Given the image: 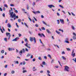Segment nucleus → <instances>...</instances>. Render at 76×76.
<instances>
[{"mask_svg":"<svg viewBox=\"0 0 76 76\" xmlns=\"http://www.w3.org/2000/svg\"><path fill=\"white\" fill-rule=\"evenodd\" d=\"M34 43H36V39H35V37L33 38L30 37V41L31 42H32V41H34Z\"/></svg>","mask_w":76,"mask_h":76,"instance_id":"1","label":"nucleus"},{"mask_svg":"<svg viewBox=\"0 0 76 76\" xmlns=\"http://www.w3.org/2000/svg\"><path fill=\"white\" fill-rule=\"evenodd\" d=\"M22 52L23 53H25V49H22V50H21L20 52H19V53L20 54V56H22V55L20 54V53L21 54H22Z\"/></svg>","mask_w":76,"mask_h":76,"instance_id":"2","label":"nucleus"},{"mask_svg":"<svg viewBox=\"0 0 76 76\" xmlns=\"http://www.w3.org/2000/svg\"><path fill=\"white\" fill-rule=\"evenodd\" d=\"M65 68L64 69V71L65 72H69V67H68L67 66H65Z\"/></svg>","mask_w":76,"mask_h":76,"instance_id":"3","label":"nucleus"},{"mask_svg":"<svg viewBox=\"0 0 76 76\" xmlns=\"http://www.w3.org/2000/svg\"><path fill=\"white\" fill-rule=\"evenodd\" d=\"M74 51L75 50L73 49L71 54V56L73 57H74L75 56V53H74Z\"/></svg>","mask_w":76,"mask_h":76,"instance_id":"4","label":"nucleus"},{"mask_svg":"<svg viewBox=\"0 0 76 76\" xmlns=\"http://www.w3.org/2000/svg\"><path fill=\"white\" fill-rule=\"evenodd\" d=\"M10 33L7 32L6 33V35H7V37H8V35H9V37H8V40H9V39H10V36H11V35H10Z\"/></svg>","mask_w":76,"mask_h":76,"instance_id":"5","label":"nucleus"},{"mask_svg":"<svg viewBox=\"0 0 76 76\" xmlns=\"http://www.w3.org/2000/svg\"><path fill=\"white\" fill-rule=\"evenodd\" d=\"M38 35H39V36H40V37H42V36H43V37L45 38V35H44V34H43V33H42L41 34H40V33H39L38 34Z\"/></svg>","mask_w":76,"mask_h":76,"instance_id":"6","label":"nucleus"},{"mask_svg":"<svg viewBox=\"0 0 76 76\" xmlns=\"http://www.w3.org/2000/svg\"><path fill=\"white\" fill-rule=\"evenodd\" d=\"M73 34L74 35L73 37V39H76V38H75V37H76V33H75V32H73Z\"/></svg>","mask_w":76,"mask_h":76,"instance_id":"7","label":"nucleus"},{"mask_svg":"<svg viewBox=\"0 0 76 76\" xmlns=\"http://www.w3.org/2000/svg\"><path fill=\"white\" fill-rule=\"evenodd\" d=\"M25 45L26 47H27V48H31V47H30V46H28V43L26 42V44H25Z\"/></svg>","mask_w":76,"mask_h":76,"instance_id":"8","label":"nucleus"},{"mask_svg":"<svg viewBox=\"0 0 76 76\" xmlns=\"http://www.w3.org/2000/svg\"><path fill=\"white\" fill-rule=\"evenodd\" d=\"M16 14L14 13L13 15L11 16L12 17V18H16Z\"/></svg>","mask_w":76,"mask_h":76,"instance_id":"9","label":"nucleus"},{"mask_svg":"<svg viewBox=\"0 0 76 76\" xmlns=\"http://www.w3.org/2000/svg\"><path fill=\"white\" fill-rule=\"evenodd\" d=\"M60 22L62 23V24H64V20L63 19H60Z\"/></svg>","mask_w":76,"mask_h":76,"instance_id":"10","label":"nucleus"},{"mask_svg":"<svg viewBox=\"0 0 76 76\" xmlns=\"http://www.w3.org/2000/svg\"><path fill=\"white\" fill-rule=\"evenodd\" d=\"M18 39H19L18 37H16V38H15V39H13L12 41H17V40H18Z\"/></svg>","mask_w":76,"mask_h":76,"instance_id":"11","label":"nucleus"},{"mask_svg":"<svg viewBox=\"0 0 76 76\" xmlns=\"http://www.w3.org/2000/svg\"><path fill=\"white\" fill-rule=\"evenodd\" d=\"M11 10H10V15H11V16H12L13 14V12H11Z\"/></svg>","mask_w":76,"mask_h":76,"instance_id":"12","label":"nucleus"},{"mask_svg":"<svg viewBox=\"0 0 76 76\" xmlns=\"http://www.w3.org/2000/svg\"><path fill=\"white\" fill-rule=\"evenodd\" d=\"M46 31L48 33V34H51V32L50 31V30L48 29H46Z\"/></svg>","mask_w":76,"mask_h":76,"instance_id":"13","label":"nucleus"},{"mask_svg":"<svg viewBox=\"0 0 76 76\" xmlns=\"http://www.w3.org/2000/svg\"><path fill=\"white\" fill-rule=\"evenodd\" d=\"M33 72L36 71V70H37V69H35V67H33Z\"/></svg>","mask_w":76,"mask_h":76,"instance_id":"14","label":"nucleus"},{"mask_svg":"<svg viewBox=\"0 0 76 76\" xmlns=\"http://www.w3.org/2000/svg\"><path fill=\"white\" fill-rule=\"evenodd\" d=\"M7 26L8 28H11V25L9 23L8 24Z\"/></svg>","mask_w":76,"mask_h":76,"instance_id":"15","label":"nucleus"},{"mask_svg":"<svg viewBox=\"0 0 76 76\" xmlns=\"http://www.w3.org/2000/svg\"><path fill=\"white\" fill-rule=\"evenodd\" d=\"M48 7L50 8H52L53 7V5H48Z\"/></svg>","mask_w":76,"mask_h":76,"instance_id":"16","label":"nucleus"},{"mask_svg":"<svg viewBox=\"0 0 76 76\" xmlns=\"http://www.w3.org/2000/svg\"><path fill=\"white\" fill-rule=\"evenodd\" d=\"M21 21H22V20H21V19L19 18L18 19V22H19L20 23L21 22Z\"/></svg>","mask_w":76,"mask_h":76,"instance_id":"17","label":"nucleus"},{"mask_svg":"<svg viewBox=\"0 0 76 76\" xmlns=\"http://www.w3.org/2000/svg\"><path fill=\"white\" fill-rule=\"evenodd\" d=\"M56 33L58 34H60V32L59 31H57V30H56Z\"/></svg>","mask_w":76,"mask_h":76,"instance_id":"18","label":"nucleus"},{"mask_svg":"<svg viewBox=\"0 0 76 76\" xmlns=\"http://www.w3.org/2000/svg\"><path fill=\"white\" fill-rule=\"evenodd\" d=\"M25 42H28V40H27V39L26 38L24 40Z\"/></svg>","mask_w":76,"mask_h":76,"instance_id":"19","label":"nucleus"},{"mask_svg":"<svg viewBox=\"0 0 76 76\" xmlns=\"http://www.w3.org/2000/svg\"><path fill=\"white\" fill-rule=\"evenodd\" d=\"M62 58H63V60H66V58H65L64 57V56H62Z\"/></svg>","mask_w":76,"mask_h":76,"instance_id":"20","label":"nucleus"},{"mask_svg":"<svg viewBox=\"0 0 76 76\" xmlns=\"http://www.w3.org/2000/svg\"><path fill=\"white\" fill-rule=\"evenodd\" d=\"M1 53L3 54V53H4V50H2L1 51Z\"/></svg>","mask_w":76,"mask_h":76,"instance_id":"21","label":"nucleus"},{"mask_svg":"<svg viewBox=\"0 0 76 76\" xmlns=\"http://www.w3.org/2000/svg\"><path fill=\"white\" fill-rule=\"evenodd\" d=\"M26 72H27V71L26 70H23V73H26Z\"/></svg>","mask_w":76,"mask_h":76,"instance_id":"22","label":"nucleus"},{"mask_svg":"<svg viewBox=\"0 0 76 76\" xmlns=\"http://www.w3.org/2000/svg\"><path fill=\"white\" fill-rule=\"evenodd\" d=\"M41 29H42V30H44V31H45V28L44 27H42L41 28Z\"/></svg>","mask_w":76,"mask_h":76,"instance_id":"23","label":"nucleus"},{"mask_svg":"<svg viewBox=\"0 0 76 76\" xmlns=\"http://www.w3.org/2000/svg\"><path fill=\"white\" fill-rule=\"evenodd\" d=\"M0 30H1V32L2 33H3V30H2V29H1V27L0 26Z\"/></svg>","mask_w":76,"mask_h":76,"instance_id":"24","label":"nucleus"},{"mask_svg":"<svg viewBox=\"0 0 76 76\" xmlns=\"http://www.w3.org/2000/svg\"><path fill=\"white\" fill-rule=\"evenodd\" d=\"M39 60H42V58H41V57L40 56H39L38 58Z\"/></svg>","mask_w":76,"mask_h":76,"instance_id":"25","label":"nucleus"},{"mask_svg":"<svg viewBox=\"0 0 76 76\" xmlns=\"http://www.w3.org/2000/svg\"><path fill=\"white\" fill-rule=\"evenodd\" d=\"M48 56L49 57H50V59H51V55H50L48 54Z\"/></svg>","mask_w":76,"mask_h":76,"instance_id":"26","label":"nucleus"},{"mask_svg":"<svg viewBox=\"0 0 76 76\" xmlns=\"http://www.w3.org/2000/svg\"><path fill=\"white\" fill-rule=\"evenodd\" d=\"M72 28L73 30H75V27H74V26H72Z\"/></svg>","mask_w":76,"mask_h":76,"instance_id":"27","label":"nucleus"},{"mask_svg":"<svg viewBox=\"0 0 76 76\" xmlns=\"http://www.w3.org/2000/svg\"><path fill=\"white\" fill-rule=\"evenodd\" d=\"M8 50H9V51H12V49H11L10 48H8Z\"/></svg>","mask_w":76,"mask_h":76,"instance_id":"28","label":"nucleus"},{"mask_svg":"<svg viewBox=\"0 0 76 76\" xmlns=\"http://www.w3.org/2000/svg\"><path fill=\"white\" fill-rule=\"evenodd\" d=\"M4 41H6V42H7V38H5L4 39Z\"/></svg>","mask_w":76,"mask_h":76,"instance_id":"29","label":"nucleus"},{"mask_svg":"<svg viewBox=\"0 0 76 76\" xmlns=\"http://www.w3.org/2000/svg\"><path fill=\"white\" fill-rule=\"evenodd\" d=\"M11 73L12 74H14L15 73V71L12 70L11 72Z\"/></svg>","mask_w":76,"mask_h":76,"instance_id":"30","label":"nucleus"},{"mask_svg":"<svg viewBox=\"0 0 76 76\" xmlns=\"http://www.w3.org/2000/svg\"><path fill=\"white\" fill-rule=\"evenodd\" d=\"M42 64H43V65H45V61L42 62Z\"/></svg>","mask_w":76,"mask_h":76,"instance_id":"31","label":"nucleus"},{"mask_svg":"<svg viewBox=\"0 0 76 76\" xmlns=\"http://www.w3.org/2000/svg\"><path fill=\"white\" fill-rule=\"evenodd\" d=\"M42 22H43V24L45 25H47V23H45V22H44V21H43Z\"/></svg>","mask_w":76,"mask_h":76,"instance_id":"32","label":"nucleus"},{"mask_svg":"<svg viewBox=\"0 0 76 76\" xmlns=\"http://www.w3.org/2000/svg\"><path fill=\"white\" fill-rule=\"evenodd\" d=\"M25 64H26V62L25 61L23 62V64L25 65Z\"/></svg>","mask_w":76,"mask_h":76,"instance_id":"33","label":"nucleus"},{"mask_svg":"<svg viewBox=\"0 0 76 76\" xmlns=\"http://www.w3.org/2000/svg\"><path fill=\"white\" fill-rule=\"evenodd\" d=\"M29 7L28 5H27V9L28 10V9H29Z\"/></svg>","mask_w":76,"mask_h":76,"instance_id":"34","label":"nucleus"},{"mask_svg":"<svg viewBox=\"0 0 76 76\" xmlns=\"http://www.w3.org/2000/svg\"><path fill=\"white\" fill-rule=\"evenodd\" d=\"M38 13H40V12L39 11H36V14Z\"/></svg>","mask_w":76,"mask_h":76,"instance_id":"35","label":"nucleus"},{"mask_svg":"<svg viewBox=\"0 0 76 76\" xmlns=\"http://www.w3.org/2000/svg\"><path fill=\"white\" fill-rule=\"evenodd\" d=\"M59 6L60 7H61L62 9H63V8H64V7H63L62 5H59Z\"/></svg>","mask_w":76,"mask_h":76,"instance_id":"36","label":"nucleus"},{"mask_svg":"<svg viewBox=\"0 0 76 76\" xmlns=\"http://www.w3.org/2000/svg\"><path fill=\"white\" fill-rule=\"evenodd\" d=\"M24 24L25 25V26H27V28H28V26L27 24H26V23H24Z\"/></svg>","mask_w":76,"mask_h":76,"instance_id":"37","label":"nucleus"},{"mask_svg":"<svg viewBox=\"0 0 76 76\" xmlns=\"http://www.w3.org/2000/svg\"><path fill=\"white\" fill-rule=\"evenodd\" d=\"M32 12L33 13H34L35 15H36V14H37V12H35L34 11H33Z\"/></svg>","mask_w":76,"mask_h":76,"instance_id":"38","label":"nucleus"},{"mask_svg":"<svg viewBox=\"0 0 76 76\" xmlns=\"http://www.w3.org/2000/svg\"><path fill=\"white\" fill-rule=\"evenodd\" d=\"M33 18H34V20H35L36 21H37V19H36V18H35V17H34Z\"/></svg>","mask_w":76,"mask_h":76,"instance_id":"39","label":"nucleus"},{"mask_svg":"<svg viewBox=\"0 0 76 76\" xmlns=\"http://www.w3.org/2000/svg\"><path fill=\"white\" fill-rule=\"evenodd\" d=\"M67 51H70V49L69 48H66Z\"/></svg>","mask_w":76,"mask_h":76,"instance_id":"40","label":"nucleus"},{"mask_svg":"<svg viewBox=\"0 0 76 76\" xmlns=\"http://www.w3.org/2000/svg\"><path fill=\"white\" fill-rule=\"evenodd\" d=\"M57 21L58 22V24H59L60 23V21H59V20H58Z\"/></svg>","mask_w":76,"mask_h":76,"instance_id":"41","label":"nucleus"},{"mask_svg":"<svg viewBox=\"0 0 76 76\" xmlns=\"http://www.w3.org/2000/svg\"><path fill=\"white\" fill-rule=\"evenodd\" d=\"M65 42H66V43H67V44H69V42L68 41H65Z\"/></svg>","mask_w":76,"mask_h":76,"instance_id":"42","label":"nucleus"},{"mask_svg":"<svg viewBox=\"0 0 76 76\" xmlns=\"http://www.w3.org/2000/svg\"><path fill=\"white\" fill-rule=\"evenodd\" d=\"M4 6L5 7H7V8L8 7L7 6V5L6 4H5V5H4Z\"/></svg>","mask_w":76,"mask_h":76,"instance_id":"43","label":"nucleus"},{"mask_svg":"<svg viewBox=\"0 0 76 76\" xmlns=\"http://www.w3.org/2000/svg\"><path fill=\"white\" fill-rule=\"evenodd\" d=\"M47 72L48 74H49V73H50V71L49 70H47Z\"/></svg>","mask_w":76,"mask_h":76,"instance_id":"44","label":"nucleus"},{"mask_svg":"<svg viewBox=\"0 0 76 76\" xmlns=\"http://www.w3.org/2000/svg\"><path fill=\"white\" fill-rule=\"evenodd\" d=\"M16 25L17 26V27L18 28L19 27V26H18V23H16Z\"/></svg>","mask_w":76,"mask_h":76,"instance_id":"45","label":"nucleus"},{"mask_svg":"<svg viewBox=\"0 0 76 76\" xmlns=\"http://www.w3.org/2000/svg\"><path fill=\"white\" fill-rule=\"evenodd\" d=\"M29 56H30V54H28L27 56L26 57H29Z\"/></svg>","mask_w":76,"mask_h":76,"instance_id":"46","label":"nucleus"},{"mask_svg":"<svg viewBox=\"0 0 76 76\" xmlns=\"http://www.w3.org/2000/svg\"><path fill=\"white\" fill-rule=\"evenodd\" d=\"M2 11L3 9H2V8H1L0 7V11H1V12H2Z\"/></svg>","mask_w":76,"mask_h":76,"instance_id":"47","label":"nucleus"},{"mask_svg":"<svg viewBox=\"0 0 76 76\" xmlns=\"http://www.w3.org/2000/svg\"><path fill=\"white\" fill-rule=\"evenodd\" d=\"M15 12L16 13H18V11L17 10H15Z\"/></svg>","mask_w":76,"mask_h":76,"instance_id":"48","label":"nucleus"},{"mask_svg":"<svg viewBox=\"0 0 76 76\" xmlns=\"http://www.w3.org/2000/svg\"><path fill=\"white\" fill-rule=\"evenodd\" d=\"M28 18L29 20H30V21H32V19H31L29 17H28Z\"/></svg>","mask_w":76,"mask_h":76,"instance_id":"49","label":"nucleus"},{"mask_svg":"<svg viewBox=\"0 0 76 76\" xmlns=\"http://www.w3.org/2000/svg\"><path fill=\"white\" fill-rule=\"evenodd\" d=\"M62 54H65V52H64L63 51H62Z\"/></svg>","mask_w":76,"mask_h":76,"instance_id":"50","label":"nucleus"},{"mask_svg":"<svg viewBox=\"0 0 76 76\" xmlns=\"http://www.w3.org/2000/svg\"><path fill=\"white\" fill-rule=\"evenodd\" d=\"M8 22V20H7V19L5 21V23H7Z\"/></svg>","mask_w":76,"mask_h":76,"instance_id":"51","label":"nucleus"},{"mask_svg":"<svg viewBox=\"0 0 76 76\" xmlns=\"http://www.w3.org/2000/svg\"><path fill=\"white\" fill-rule=\"evenodd\" d=\"M25 50L26 51H27V52L28 51V49L26 48H25Z\"/></svg>","mask_w":76,"mask_h":76,"instance_id":"52","label":"nucleus"},{"mask_svg":"<svg viewBox=\"0 0 76 76\" xmlns=\"http://www.w3.org/2000/svg\"><path fill=\"white\" fill-rule=\"evenodd\" d=\"M15 63L16 64H19V62H18V61H15Z\"/></svg>","mask_w":76,"mask_h":76,"instance_id":"53","label":"nucleus"},{"mask_svg":"<svg viewBox=\"0 0 76 76\" xmlns=\"http://www.w3.org/2000/svg\"><path fill=\"white\" fill-rule=\"evenodd\" d=\"M3 16V17H5V14H4V13L3 15H2Z\"/></svg>","mask_w":76,"mask_h":76,"instance_id":"54","label":"nucleus"},{"mask_svg":"<svg viewBox=\"0 0 76 76\" xmlns=\"http://www.w3.org/2000/svg\"><path fill=\"white\" fill-rule=\"evenodd\" d=\"M4 67H5V68H7V65H6L4 66Z\"/></svg>","mask_w":76,"mask_h":76,"instance_id":"55","label":"nucleus"},{"mask_svg":"<svg viewBox=\"0 0 76 76\" xmlns=\"http://www.w3.org/2000/svg\"><path fill=\"white\" fill-rule=\"evenodd\" d=\"M54 62V59H52V61H51V63H53V62Z\"/></svg>","mask_w":76,"mask_h":76,"instance_id":"56","label":"nucleus"},{"mask_svg":"<svg viewBox=\"0 0 76 76\" xmlns=\"http://www.w3.org/2000/svg\"><path fill=\"white\" fill-rule=\"evenodd\" d=\"M4 76H7V73H5L4 75Z\"/></svg>","mask_w":76,"mask_h":76,"instance_id":"57","label":"nucleus"},{"mask_svg":"<svg viewBox=\"0 0 76 76\" xmlns=\"http://www.w3.org/2000/svg\"><path fill=\"white\" fill-rule=\"evenodd\" d=\"M41 16L42 18H44V16L42 15H41Z\"/></svg>","mask_w":76,"mask_h":76,"instance_id":"58","label":"nucleus"},{"mask_svg":"<svg viewBox=\"0 0 76 76\" xmlns=\"http://www.w3.org/2000/svg\"><path fill=\"white\" fill-rule=\"evenodd\" d=\"M35 26H36V27H38V26H38V24H36Z\"/></svg>","mask_w":76,"mask_h":76,"instance_id":"59","label":"nucleus"},{"mask_svg":"<svg viewBox=\"0 0 76 76\" xmlns=\"http://www.w3.org/2000/svg\"><path fill=\"white\" fill-rule=\"evenodd\" d=\"M18 35L19 37H21V36H22V35H21L20 34H18Z\"/></svg>","mask_w":76,"mask_h":76,"instance_id":"60","label":"nucleus"},{"mask_svg":"<svg viewBox=\"0 0 76 76\" xmlns=\"http://www.w3.org/2000/svg\"><path fill=\"white\" fill-rule=\"evenodd\" d=\"M33 61H35V59L34 58L33 59Z\"/></svg>","mask_w":76,"mask_h":76,"instance_id":"61","label":"nucleus"},{"mask_svg":"<svg viewBox=\"0 0 76 76\" xmlns=\"http://www.w3.org/2000/svg\"><path fill=\"white\" fill-rule=\"evenodd\" d=\"M30 58H33V55H32L30 57Z\"/></svg>","mask_w":76,"mask_h":76,"instance_id":"62","label":"nucleus"},{"mask_svg":"<svg viewBox=\"0 0 76 76\" xmlns=\"http://www.w3.org/2000/svg\"><path fill=\"white\" fill-rule=\"evenodd\" d=\"M10 6H13H13H14V5H13V4H11L10 5Z\"/></svg>","mask_w":76,"mask_h":76,"instance_id":"63","label":"nucleus"},{"mask_svg":"<svg viewBox=\"0 0 76 76\" xmlns=\"http://www.w3.org/2000/svg\"><path fill=\"white\" fill-rule=\"evenodd\" d=\"M74 61L76 62V58H75V60H74Z\"/></svg>","mask_w":76,"mask_h":76,"instance_id":"64","label":"nucleus"}]
</instances>
